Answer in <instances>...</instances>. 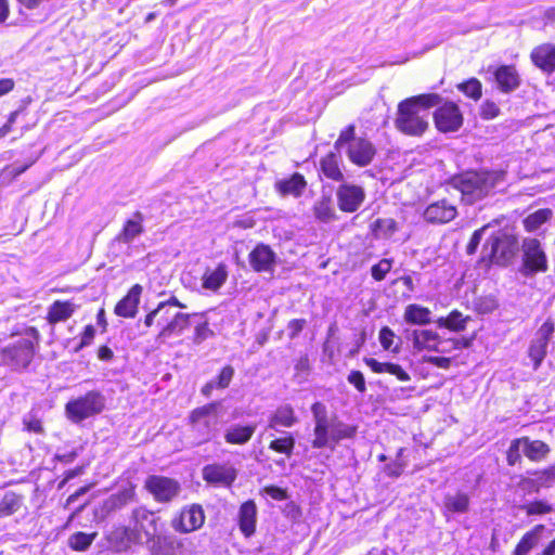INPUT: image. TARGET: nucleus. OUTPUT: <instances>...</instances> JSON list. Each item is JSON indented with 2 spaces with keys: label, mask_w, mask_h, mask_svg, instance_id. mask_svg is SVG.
I'll use <instances>...</instances> for the list:
<instances>
[{
  "label": "nucleus",
  "mask_w": 555,
  "mask_h": 555,
  "mask_svg": "<svg viewBox=\"0 0 555 555\" xmlns=\"http://www.w3.org/2000/svg\"><path fill=\"white\" fill-rule=\"evenodd\" d=\"M391 269V261L389 259H382L378 263L372 267V276L376 281H382L385 279L386 274Z\"/></svg>",
  "instance_id": "obj_46"
},
{
  "label": "nucleus",
  "mask_w": 555,
  "mask_h": 555,
  "mask_svg": "<svg viewBox=\"0 0 555 555\" xmlns=\"http://www.w3.org/2000/svg\"><path fill=\"white\" fill-rule=\"evenodd\" d=\"M219 403L211 402L194 409L189 416L191 431L197 444L208 442L218 430Z\"/></svg>",
  "instance_id": "obj_5"
},
{
  "label": "nucleus",
  "mask_w": 555,
  "mask_h": 555,
  "mask_svg": "<svg viewBox=\"0 0 555 555\" xmlns=\"http://www.w3.org/2000/svg\"><path fill=\"white\" fill-rule=\"evenodd\" d=\"M422 361L423 362H429V363H433L435 364L436 366L438 367H448L450 365V359L449 358H446V357H438V356H422Z\"/></svg>",
  "instance_id": "obj_59"
},
{
  "label": "nucleus",
  "mask_w": 555,
  "mask_h": 555,
  "mask_svg": "<svg viewBox=\"0 0 555 555\" xmlns=\"http://www.w3.org/2000/svg\"><path fill=\"white\" fill-rule=\"evenodd\" d=\"M552 210L547 208L539 209L532 214H530L524 220L525 229L529 232H534L541 228L546 221H548L552 217Z\"/></svg>",
  "instance_id": "obj_38"
},
{
  "label": "nucleus",
  "mask_w": 555,
  "mask_h": 555,
  "mask_svg": "<svg viewBox=\"0 0 555 555\" xmlns=\"http://www.w3.org/2000/svg\"><path fill=\"white\" fill-rule=\"evenodd\" d=\"M257 521V506L254 501L249 500L243 503L238 512V525L242 533L245 537H250L255 533Z\"/></svg>",
  "instance_id": "obj_23"
},
{
  "label": "nucleus",
  "mask_w": 555,
  "mask_h": 555,
  "mask_svg": "<svg viewBox=\"0 0 555 555\" xmlns=\"http://www.w3.org/2000/svg\"><path fill=\"white\" fill-rule=\"evenodd\" d=\"M141 293L142 286L139 284L133 285L128 294L116 305L115 313L124 318H133L137 313Z\"/></svg>",
  "instance_id": "obj_21"
},
{
  "label": "nucleus",
  "mask_w": 555,
  "mask_h": 555,
  "mask_svg": "<svg viewBox=\"0 0 555 555\" xmlns=\"http://www.w3.org/2000/svg\"><path fill=\"white\" fill-rule=\"evenodd\" d=\"M533 478L524 480V485L538 491L540 488H550L555 482V466L535 472Z\"/></svg>",
  "instance_id": "obj_31"
},
{
  "label": "nucleus",
  "mask_w": 555,
  "mask_h": 555,
  "mask_svg": "<svg viewBox=\"0 0 555 555\" xmlns=\"http://www.w3.org/2000/svg\"><path fill=\"white\" fill-rule=\"evenodd\" d=\"M358 138L354 137V126L350 125L345 130H343L339 134V138L335 142V147H343L344 144L349 145V142L351 140H357Z\"/></svg>",
  "instance_id": "obj_52"
},
{
  "label": "nucleus",
  "mask_w": 555,
  "mask_h": 555,
  "mask_svg": "<svg viewBox=\"0 0 555 555\" xmlns=\"http://www.w3.org/2000/svg\"><path fill=\"white\" fill-rule=\"evenodd\" d=\"M321 171L322 173L334 181H341L344 179V175L339 167V157L330 153L321 160Z\"/></svg>",
  "instance_id": "obj_35"
},
{
  "label": "nucleus",
  "mask_w": 555,
  "mask_h": 555,
  "mask_svg": "<svg viewBox=\"0 0 555 555\" xmlns=\"http://www.w3.org/2000/svg\"><path fill=\"white\" fill-rule=\"evenodd\" d=\"M436 127L441 132H452L460 129L463 116L454 103H446L436 109L434 114Z\"/></svg>",
  "instance_id": "obj_12"
},
{
  "label": "nucleus",
  "mask_w": 555,
  "mask_h": 555,
  "mask_svg": "<svg viewBox=\"0 0 555 555\" xmlns=\"http://www.w3.org/2000/svg\"><path fill=\"white\" fill-rule=\"evenodd\" d=\"M205 522V513L199 504L184 506L171 521L172 528L181 533H190L199 529Z\"/></svg>",
  "instance_id": "obj_10"
},
{
  "label": "nucleus",
  "mask_w": 555,
  "mask_h": 555,
  "mask_svg": "<svg viewBox=\"0 0 555 555\" xmlns=\"http://www.w3.org/2000/svg\"><path fill=\"white\" fill-rule=\"evenodd\" d=\"M96 533H85V532H76L70 535L68 540L69 546L75 551H86L93 540L95 539Z\"/></svg>",
  "instance_id": "obj_42"
},
{
  "label": "nucleus",
  "mask_w": 555,
  "mask_h": 555,
  "mask_svg": "<svg viewBox=\"0 0 555 555\" xmlns=\"http://www.w3.org/2000/svg\"><path fill=\"white\" fill-rule=\"evenodd\" d=\"M156 320L160 326L157 339L165 341L166 339L179 336L190 325V314L173 310L168 304H158V306L146 314L144 324L152 326Z\"/></svg>",
  "instance_id": "obj_4"
},
{
  "label": "nucleus",
  "mask_w": 555,
  "mask_h": 555,
  "mask_svg": "<svg viewBox=\"0 0 555 555\" xmlns=\"http://www.w3.org/2000/svg\"><path fill=\"white\" fill-rule=\"evenodd\" d=\"M24 426L26 430L35 434H41L43 430L41 421L34 416L24 418Z\"/></svg>",
  "instance_id": "obj_58"
},
{
  "label": "nucleus",
  "mask_w": 555,
  "mask_h": 555,
  "mask_svg": "<svg viewBox=\"0 0 555 555\" xmlns=\"http://www.w3.org/2000/svg\"><path fill=\"white\" fill-rule=\"evenodd\" d=\"M348 382L352 384L357 390L364 392L366 390L365 379L360 371H351L348 375Z\"/></svg>",
  "instance_id": "obj_54"
},
{
  "label": "nucleus",
  "mask_w": 555,
  "mask_h": 555,
  "mask_svg": "<svg viewBox=\"0 0 555 555\" xmlns=\"http://www.w3.org/2000/svg\"><path fill=\"white\" fill-rule=\"evenodd\" d=\"M14 88V81L10 78L0 79V96L9 93Z\"/></svg>",
  "instance_id": "obj_62"
},
{
  "label": "nucleus",
  "mask_w": 555,
  "mask_h": 555,
  "mask_svg": "<svg viewBox=\"0 0 555 555\" xmlns=\"http://www.w3.org/2000/svg\"><path fill=\"white\" fill-rule=\"evenodd\" d=\"M251 268L257 271H271L274 264V253L267 245L260 244L249 254Z\"/></svg>",
  "instance_id": "obj_24"
},
{
  "label": "nucleus",
  "mask_w": 555,
  "mask_h": 555,
  "mask_svg": "<svg viewBox=\"0 0 555 555\" xmlns=\"http://www.w3.org/2000/svg\"><path fill=\"white\" fill-rule=\"evenodd\" d=\"M133 519L140 529L145 530L144 521L152 522L153 515L145 508H137L133 511Z\"/></svg>",
  "instance_id": "obj_53"
},
{
  "label": "nucleus",
  "mask_w": 555,
  "mask_h": 555,
  "mask_svg": "<svg viewBox=\"0 0 555 555\" xmlns=\"http://www.w3.org/2000/svg\"><path fill=\"white\" fill-rule=\"evenodd\" d=\"M393 332L385 326L379 332V341L385 350L397 351V346H393Z\"/></svg>",
  "instance_id": "obj_47"
},
{
  "label": "nucleus",
  "mask_w": 555,
  "mask_h": 555,
  "mask_svg": "<svg viewBox=\"0 0 555 555\" xmlns=\"http://www.w3.org/2000/svg\"><path fill=\"white\" fill-rule=\"evenodd\" d=\"M544 530L543 525H537L532 530L526 532L516 545L513 555H526L538 543L539 535Z\"/></svg>",
  "instance_id": "obj_34"
},
{
  "label": "nucleus",
  "mask_w": 555,
  "mask_h": 555,
  "mask_svg": "<svg viewBox=\"0 0 555 555\" xmlns=\"http://www.w3.org/2000/svg\"><path fill=\"white\" fill-rule=\"evenodd\" d=\"M488 228H489V224H486L473 233L470 241L466 247V251L468 255L475 254V251L477 250V248L482 240L483 233L486 232V230Z\"/></svg>",
  "instance_id": "obj_49"
},
{
  "label": "nucleus",
  "mask_w": 555,
  "mask_h": 555,
  "mask_svg": "<svg viewBox=\"0 0 555 555\" xmlns=\"http://www.w3.org/2000/svg\"><path fill=\"white\" fill-rule=\"evenodd\" d=\"M23 504V498L13 491L4 493L0 500V517H7L16 513Z\"/></svg>",
  "instance_id": "obj_36"
},
{
  "label": "nucleus",
  "mask_w": 555,
  "mask_h": 555,
  "mask_svg": "<svg viewBox=\"0 0 555 555\" xmlns=\"http://www.w3.org/2000/svg\"><path fill=\"white\" fill-rule=\"evenodd\" d=\"M264 492L270 498H272L273 500H276V501H282V500H285L287 498L286 491L281 489V488H279V487H275V486L266 487L264 488Z\"/></svg>",
  "instance_id": "obj_60"
},
{
  "label": "nucleus",
  "mask_w": 555,
  "mask_h": 555,
  "mask_svg": "<svg viewBox=\"0 0 555 555\" xmlns=\"http://www.w3.org/2000/svg\"><path fill=\"white\" fill-rule=\"evenodd\" d=\"M470 498L466 492H449L443 498V514H465L469 511Z\"/></svg>",
  "instance_id": "obj_18"
},
{
  "label": "nucleus",
  "mask_w": 555,
  "mask_h": 555,
  "mask_svg": "<svg viewBox=\"0 0 555 555\" xmlns=\"http://www.w3.org/2000/svg\"><path fill=\"white\" fill-rule=\"evenodd\" d=\"M298 423V417L291 404H282L269 416L268 427L279 430L280 427L291 428Z\"/></svg>",
  "instance_id": "obj_17"
},
{
  "label": "nucleus",
  "mask_w": 555,
  "mask_h": 555,
  "mask_svg": "<svg viewBox=\"0 0 555 555\" xmlns=\"http://www.w3.org/2000/svg\"><path fill=\"white\" fill-rule=\"evenodd\" d=\"M498 88L505 93L518 88L520 79L514 66L502 65L493 72Z\"/></svg>",
  "instance_id": "obj_20"
},
{
  "label": "nucleus",
  "mask_w": 555,
  "mask_h": 555,
  "mask_svg": "<svg viewBox=\"0 0 555 555\" xmlns=\"http://www.w3.org/2000/svg\"><path fill=\"white\" fill-rule=\"evenodd\" d=\"M346 153L351 163L364 167L373 160L375 149L370 141L360 138L349 142Z\"/></svg>",
  "instance_id": "obj_15"
},
{
  "label": "nucleus",
  "mask_w": 555,
  "mask_h": 555,
  "mask_svg": "<svg viewBox=\"0 0 555 555\" xmlns=\"http://www.w3.org/2000/svg\"><path fill=\"white\" fill-rule=\"evenodd\" d=\"M294 448L295 439L291 434H287L285 437L274 439L269 444V449L286 454L287 456L292 455Z\"/></svg>",
  "instance_id": "obj_43"
},
{
  "label": "nucleus",
  "mask_w": 555,
  "mask_h": 555,
  "mask_svg": "<svg viewBox=\"0 0 555 555\" xmlns=\"http://www.w3.org/2000/svg\"><path fill=\"white\" fill-rule=\"evenodd\" d=\"M504 179L503 172L467 171L453 179L466 204H473L490 194Z\"/></svg>",
  "instance_id": "obj_3"
},
{
  "label": "nucleus",
  "mask_w": 555,
  "mask_h": 555,
  "mask_svg": "<svg viewBox=\"0 0 555 555\" xmlns=\"http://www.w3.org/2000/svg\"><path fill=\"white\" fill-rule=\"evenodd\" d=\"M38 340L39 334L34 327L12 335L8 343L0 344V364L12 370L26 369L34 358Z\"/></svg>",
  "instance_id": "obj_2"
},
{
  "label": "nucleus",
  "mask_w": 555,
  "mask_h": 555,
  "mask_svg": "<svg viewBox=\"0 0 555 555\" xmlns=\"http://www.w3.org/2000/svg\"><path fill=\"white\" fill-rule=\"evenodd\" d=\"M74 312V306L67 301H55L49 309L48 320L57 323L67 320Z\"/></svg>",
  "instance_id": "obj_37"
},
{
  "label": "nucleus",
  "mask_w": 555,
  "mask_h": 555,
  "mask_svg": "<svg viewBox=\"0 0 555 555\" xmlns=\"http://www.w3.org/2000/svg\"><path fill=\"white\" fill-rule=\"evenodd\" d=\"M417 102H418V107L428 108V107H433V106H436L437 104H439L440 96L438 94H434V93L418 94Z\"/></svg>",
  "instance_id": "obj_56"
},
{
  "label": "nucleus",
  "mask_w": 555,
  "mask_h": 555,
  "mask_svg": "<svg viewBox=\"0 0 555 555\" xmlns=\"http://www.w3.org/2000/svg\"><path fill=\"white\" fill-rule=\"evenodd\" d=\"M135 491L134 486L129 483L127 487L119 490L117 493L108 496L104 502L106 512L119 509L134 500Z\"/></svg>",
  "instance_id": "obj_27"
},
{
  "label": "nucleus",
  "mask_w": 555,
  "mask_h": 555,
  "mask_svg": "<svg viewBox=\"0 0 555 555\" xmlns=\"http://www.w3.org/2000/svg\"><path fill=\"white\" fill-rule=\"evenodd\" d=\"M311 412L314 421V438L311 446L314 449L330 448L334 450L340 440L354 437L357 427L345 424L336 416L330 418L327 408L322 402L313 403Z\"/></svg>",
  "instance_id": "obj_1"
},
{
  "label": "nucleus",
  "mask_w": 555,
  "mask_h": 555,
  "mask_svg": "<svg viewBox=\"0 0 555 555\" xmlns=\"http://www.w3.org/2000/svg\"><path fill=\"white\" fill-rule=\"evenodd\" d=\"M229 275L224 263H219L215 269H207L202 278L203 288L211 292L218 291L227 281Z\"/></svg>",
  "instance_id": "obj_25"
},
{
  "label": "nucleus",
  "mask_w": 555,
  "mask_h": 555,
  "mask_svg": "<svg viewBox=\"0 0 555 555\" xmlns=\"http://www.w3.org/2000/svg\"><path fill=\"white\" fill-rule=\"evenodd\" d=\"M527 515H544L552 512V505L544 501H533L521 506Z\"/></svg>",
  "instance_id": "obj_45"
},
{
  "label": "nucleus",
  "mask_w": 555,
  "mask_h": 555,
  "mask_svg": "<svg viewBox=\"0 0 555 555\" xmlns=\"http://www.w3.org/2000/svg\"><path fill=\"white\" fill-rule=\"evenodd\" d=\"M457 88L460 91L474 100H478L481 96V83L476 78H472L465 82L460 83Z\"/></svg>",
  "instance_id": "obj_44"
},
{
  "label": "nucleus",
  "mask_w": 555,
  "mask_h": 555,
  "mask_svg": "<svg viewBox=\"0 0 555 555\" xmlns=\"http://www.w3.org/2000/svg\"><path fill=\"white\" fill-rule=\"evenodd\" d=\"M371 228L376 238H389L396 232L397 223L391 218L377 219Z\"/></svg>",
  "instance_id": "obj_39"
},
{
  "label": "nucleus",
  "mask_w": 555,
  "mask_h": 555,
  "mask_svg": "<svg viewBox=\"0 0 555 555\" xmlns=\"http://www.w3.org/2000/svg\"><path fill=\"white\" fill-rule=\"evenodd\" d=\"M531 60L543 72L553 73L555 70V46L544 43L534 48L531 52Z\"/></svg>",
  "instance_id": "obj_19"
},
{
  "label": "nucleus",
  "mask_w": 555,
  "mask_h": 555,
  "mask_svg": "<svg viewBox=\"0 0 555 555\" xmlns=\"http://www.w3.org/2000/svg\"><path fill=\"white\" fill-rule=\"evenodd\" d=\"M405 319L412 324H416V305H410L405 311Z\"/></svg>",
  "instance_id": "obj_64"
},
{
  "label": "nucleus",
  "mask_w": 555,
  "mask_h": 555,
  "mask_svg": "<svg viewBox=\"0 0 555 555\" xmlns=\"http://www.w3.org/2000/svg\"><path fill=\"white\" fill-rule=\"evenodd\" d=\"M103 408V396L98 391H89L82 397L68 401L65 405V412L72 422L80 423L101 413Z\"/></svg>",
  "instance_id": "obj_6"
},
{
  "label": "nucleus",
  "mask_w": 555,
  "mask_h": 555,
  "mask_svg": "<svg viewBox=\"0 0 555 555\" xmlns=\"http://www.w3.org/2000/svg\"><path fill=\"white\" fill-rule=\"evenodd\" d=\"M469 317H464L457 310L452 311L446 319L440 318L438 324L440 327H447L451 331L460 332L465 330Z\"/></svg>",
  "instance_id": "obj_40"
},
{
  "label": "nucleus",
  "mask_w": 555,
  "mask_h": 555,
  "mask_svg": "<svg viewBox=\"0 0 555 555\" xmlns=\"http://www.w3.org/2000/svg\"><path fill=\"white\" fill-rule=\"evenodd\" d=\"M276 189L280 193L299 196L306 188V181L299 173H294L289 179L276 182Z\"/></svg>",
  "instance_id": "obj_32"
},
{
  "label": "nucleus",
  "mask_w": 555,
  "mask_h": 555,
  "mask_svg": "<svg viewBox=\"0 0 555 555\" xmlns=\"http://www.w3.org/2000/svg\"><path fill=\"white\" fill-rule=\"evenodd\" d=\"M418 351L421 349L435 350L438 352L448 351L449 341L441 340L437 333L431 330H418Z\"/></svg>",
  "instance_id": "obj_28"
},
{
  "label": "nucleus",
  "mask_w": 555,
  "mask_h": 555,
  "mask_svg": "<svg viewBox=\"0 0 555 555\" xmlns=\"http://www.w3.org/2000/svg\"><path fill=\"white\" fill-rule=\"evenodd\" d=\"M512 242L506 235L492 236L485 245V250L490 249L491 261L500 262L506 260L511 254Z\"/></svg>",
  "instance_id": "obj_22"
},
{
  "label": "nucleus",
  "mask_w": 555,
  "mask_h": 555,
  "mask_svg": "<svg viewBox=\"0 0 555 555\" xmlns=\"http://www.w3.org/2000/svg\"><path fill=\"white\" fill-rule=\"evenodd\" d=\"M145 489L157 502L166 503L177 498L181 491L180 483L165 476H149L144 483Z\"/></svg>",
  "instance_id": "obj_8"
},
{
  "label": "nucleus",
  "mask_w": 555,
  "mask_h": 555,
  "mask_svg": "<svg viewBox=\"0 0 555 555\" xmlns=\"http://www.w3.org/2000/svg\"><path fill=\"white\" fill-rule=\"evenodd\" d=\"M364 362L374 373L387 372L389 374L396 375L399 380L405 382L409 379V375L398 364L382 363L374 358H364Z\"/></svg>",
  "instance_id": "obj_33"
},
{
  "label": "nucleus",
  "mask_w": 555,
  "mask_h": 555,
  "mask_svg": "<svg viewBox=\"0 0 555 555\" xmlns=\"http://www.w3.org/2000/svg\"><path fill=\"white\" fill-rule=\"evenodd\" d=\"M520 447L521 440L519 439H516L511 443L506 455L508 465H515L520 460Z\"/></svg>",
  "instance_id": "obj_51"
},
{
  "label": "nucleus",
  "mask_w": 555,
  "mask_h": 555,
  "mask_svg": "<svg viewBox=\"0 0 555 555\" xmlns=\"http://www.w3.org/2000/svg\"><path fill=\"white\" fill-rule=\"evenodd\" d=\"M555 331L554 323L551 320L545 321L537 331L528 349V356L533 362V370L537 371L546 356L548 341Z\"/></svg>",
  "instance_id": "obj_9"
},
{
  "label": "nucleus",
  "mask_w": 555,
  "mask_h": 555,
  "mask_svg": "<svg viewBox=\"0 0 555 555\" xmlns=\"http://www.w3.org/2000/svg\"><path fill=\"white\" fill-rule=\"evenodd\" d=\"M233 375L234 369L231 365L224 366L218 375L217 380L215 382L216 387L221 389L227 388L230 385Z\"/></svg>",
  "instance_id": "obj_48"
},
{
  "label": "nucleus",
  "mask_w": 555,
  "mask_h": 555,
  "mask_svg": "<svg viewBox=\"0 0 555 555\" xmlns=\"http://www.w3.org/2000/svg\"><path fill=\"white\" fill-rule=\"evenodd\" d=\"M211 335L212 331L209 328L208 324L206 322L201 323L195 327L194 341L196 344H201L203 340L207 339Z\"/></svg>",
  "instance_id": "obj_57"
},
{
  "label": "nucleus",
  "mask_w": 555,
  "mask_h": 555,
  "mask_svg": "<svg viewBox=\"0 0 555 555\" xmlns=\"http://www.w3.org/2000/svg\"><path fill=\"white\" fill-rule=\"evenodd\" d=\"M94 335H95V330H94L93 325H87L85 327V331L81 334V339H80L79 345L75 348V352H78L83 347L89 346L92 343Z\"/></svg>",
  "instance_id": "obj_55"
},
{
  "label": "nucleus",
  "mask_w": 555,
  "mask_h": 555,
  "mask_svg": "<svg viewBox=\"0 0 555 555\" xmlns=\"http://www.w3.org/2000/svg\"><path fill=\"white\" fill-rule=\"evenodd\" d=\"M521 250L522 273L526 276L547 271V258L539 240L531 237L525 238L522 241Z\"/></svg>",
  "instance_id": "obj_7"
},
{
  "label": "nucleus",
  "mask_w": 555,
  "mask_h": 555,
  "mask_svg": "<svg viewBox=\"0 0 555 555\" xmlns=\"http://www.w3.org/2000/svg\"><path fill=\"white\" fill-rule=\"evenodd\" d=\"M396 127L403 133H416V96L402 101L398 106Z\"/></svg>",
  "instance_id": "obj_14"
},
{
  "label": "nucleus",
  "mask_w": 555,
  "mask_h": 555,
  "mask_svg": "<svg viewBox=\"0 0 555 555\" xmlns=\"http://www.w3.org/2000/svg\"><path fill=\"white\" fill-rule=\"evenodd\" d=\"M256 430V425H234L227 429L224 439L231 444H245L250 440Z\"/></svg>",
  "instance_id": "obj_29"
},
{
  "label": "nucleus",
  "mask_w": 555,
  "mask_h": 555,
  "mask_svg": "<svg viewBox=\"0 0 555 555\" xmlns=\"http://www.w3.org/2000/svg\"><path fill=\"white\" fill-rule=\"evenodd\" d=\"M456 208L444 199L429 205L424 211V218L429 222L444 223L453 220Z\"/></svg>",
  "instance_id": "obj_16"
},
{
  "label": "nucleus",
  "mask_w": 555,
  "mask_h": 555,
  "mask_svg": "<svg viewBox=\"0 0 555 555\" xmlns=\"http://www.w3.org/2000/svg\"><path fill=\"white\" fill-rule=\"evenodd\" d=\"M306 321L302 319H294L288 323L291 337L297 336L305 327Z\"/></svg>",
  "instance_id": "obj_61"
},
{
  "label": "nucleus",
  "mask_w": 555,
  "mask_h": 555,
  "mask_svg": "<svg viewBox=\"0 0 555 555\" xmlns=\"http://www.w3.org/2000/svg\"><path fill=\"white\" fill-rule=\"evenodd\" d=\"M143 215L137 211L133 218L127 220L122 230L116 236V240L124 244L131 243L135 237L143 233Z\"/></svg>",
  "instance_id": "obj_26"
},
{
  "label": "nucleus",
  "mask_w": 555,
  "mask_h": 555,
  "mask_svg": "<svg viewBox=\"0 0 555 555\" xmlns=\"http://www.w3.org/2000/svg\"><path fill=\"white\" fill-rule=\"evenodd\" d=\"M314 216L323 222H328L335 218V210L330 197H322L313 207Z\"/></svg>",
  "instance_id": "obj_41"
},
{
  "label": "nucleus",
  "mask_w": 555,
  "mask_h": 555,
  "mask_svg": "<svg viewBox=\"0 0 555 555\" xmlns=\"http://www.w3.org/2000/svg\"><path fill=\"white\" fill-rule=\"evenodd\" d=\"M337 204L340 210L354 212L365 198L364 190L354 184H340L336 191Z\"/></svg>",
  "instance_id": "obj_13"
},
{
  "label": "nucleus",
  "mask_w": 555,
  "mask_h": 555,
  "mask_svg": "<svg viewBox=\"0 0 555 555\" xmlns=\"http://www.w3.org/2000/svg\"><path fill=\"white\" fill-rule=\"evenodd\" d=\"M522 453L531 461H541L550 452L548 446L540 440L521 438Z\"/></svg>",
  "instance_id": "obj_30"
},
{
  "label": "nucleus",
  "mask_w": 555,
  "mask_h": 555,
  "mask_svg": "<svg viewBox=\"0 0 555 555\" xmlns=\"http://www.w3.org/2000/svg\"><path fill=\"white\" fill-rule=\"evenodd\" d=\"M500 114L499 106L492 101H485L480 107V115L483 119H493Z\"/></svg>",
  "instance_id": "obj_50"
},
{
  "label": "nucleus",
  "mask_w": 555,
  "mask_h": 555,
  "mask_svg": "<svg viewBox=\"0 0 555 555\" xmlns=\"http://www.w3.org/2000/svg\"><path fill=\"white\" fill-rule=\"evenodd\" d=\"M114 357V353L111 348L107 346H102L98 350V358L102 361H109Z\"/></svg>",
  "instance_id": "obj_63"
},
{
  "label": "nucleus",
  "mask_w": 555,
  "mask_h": 555,
  "mask_svg": "<svg viewBox=\"0 0 555 555\" xmlns=\"http://www.w3.org/2000/svg\"><path fill=\"white\" fill-rule=\"evenodd\" d=\"M203 479L219 487H231L237 477V469L229 463H214L203 467Z\"/></svg>",
  "instance_id": "obj_11"
}]
</instances>
